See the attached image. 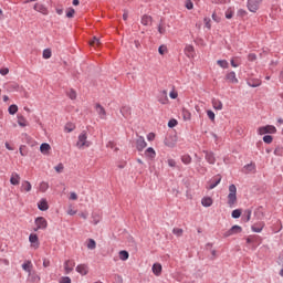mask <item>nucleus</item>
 I'll return each instance as SVG.
<instances>
[{
  "instance_id": "56",
  "label": "nucleus",
  "mask_w": 283,
  "mask_h": 283,
  "mask_svg": "<svg viewBox=\"0 0 283 283\" xmlns=\"http://www.w3.org/2000/svg\"><path fill=\"white\" fill-rule=\"evenodd\" d=\"M74 12H76L74 8H70L69 11L66 12L67 19H72L74 17Z\"/></svg>"
},
{
  "instance_id": "46",
  "label": "nucleus",
  "mask_w": 283,
  "mask_h": 283,
  "mask_svg": "<svg viewBox=\"0 0 283 283\" xmlns=\"http://www.w3.org/2000/svg\"><path fill=\"white\" fill-rule=\"evenodd\" d=\"M240 216H242V210L235 209L232 211V218H234L235 220H238V218H240Z\"/></svg>"
},
{
  "instance_id": "39",
  "label": "nucleus",
  "mask_w": 283,
  "mask_h": 283,
  "mask_svg": "<svg viewBox=\"0 0 283 283\" xmlns=\"http://www.w3.org/2000/svg\"><path fill=\"white\" fill-rule=\"evenodd\" d=\"M254 216L258 218V220H262V218H264V212L262 211V207H259L255 210Z\"/></svg>"
},
{
  "instance_id": "20",
  "label": "nucleus",
  "mask_w": 283,
  "mask_h": 283,
  "mask_svg": "<svg viewBox=\"0 0 283 283\" xmlns=\"http://www.w3.org/2000/svg\"><path fill=\"white\" fill-rule=\"evenodd\" d=\"M145 156H146V158H149L150 160H154V158H156V150L153 147H148L145 150Z\"/></svg>"
},
{
  "instance_id": "58",
  "label": "nucleus",
  "mask_w": 283,
  "mask_h": 283,
  "mask_svg": "<svg viewBox=\"0 0 283 283\" xmlns=\"http://www.w3.org/2000/svg\"><path fill=\"white\" fill-rule=\"evenodd\" d=\"M207 116L210 120H216V113L213 111H207Z\"/></svg>"
},
{
  "instance_id": "47",
  "label": "nucleus",
  "mask_w": 283,
  "mask_h": 283,
  "mask_svg": "<svg viewBox=\"0 0 283 283\" xmlns=\"http://www.w3.org/2000/svg\"><path fill=\"white\" fill-rule=\"evenodd\" d=\"M172 233H174V235H177V238H180L184 233V230L180 228H175V229H172Z\"/></svg>"
},
{
  "instance_id": "25",
  "label": "nucleus",
  "mask_w": 283,
  "mask_h": 283,
  "mask_svg": "<svg viewBox=\"0 0 283 283\" xmlns=\"http://www.w3.org/2000/svg\"><path fill=\"white\" fill-rule=\"evenodd\" d=\"M249 87H260L262 85V81L258 78L248 80Z\"/></svg>"
},
{
  "instance_id": "52",
  "label": "nucleus",
  "mask_w": 283,
  "mask_h": 283,
  "mask_svg": "<svg viewBox=\"0 0 283 283\" xmlns=\"http://www.w3.org/2000/svg\"><path fill=\"white\" fill-rule=\"evenodd\" d=\"M90 45H93V48L95 45H101V40L96 36L93 38V41L90 42Z\"/></svg>"
},
{
  "instance_id": "1",
  "label": "nucleus",
  "mask_w": 283,
  "mask_h": 283,
  "mask_svg": "<svg viewBox=\"0 0 283 283\" xmlns=\"http://www.w3.org/2000/svg\"><path fill=\"white\" fill-rule=\"evenodd\" d=\"M235 202H238V188L232 184L229 186L228 205L233 207Z\"/></svg>"
},
{
  "instance_id": "15",
  "label": "nucleus",
  "mask_w": 283,
  "mask_h": 283,
  "mask_svg": "<svg viewBox=\"0 0 283 283\" xmlns=\"http://www.w3.org/2000/svg\"><path fill=\"white\" fill-rule=\"evenodd\" d=\"M185 54L186 56H188L189 59H193L195 54H196V50L193 49V45L188 44L185 48Z\"/></svg>"
},
{
  "instance_id": "41",
  "label": "nucleus",
  "mask_w": 283,
  "mask_h": 283,
  "mask_svg": "<svg viewBox=\"0 0 283 283\" xmlns=\"http://www.w3.org/2000/svg\"><path fill=\"white\" fill-rule=\"evenodd\" d=\"M18 125H20V127H28V120H25V118L23 116H19Z\"/></svg>"
},
{
  "instance_id": "36",
  "label": "nucleus",
  "mask_w": 283,
  "mask_h": 283,
  "mask_svg": "<svg viewBox=\"0 0 283 283\" xmlns=\"http://www.w3.org/2000/svg\"><path fill=\"white\" fill-rule=\"evenodd\" d=\"M130 112H132V108H129V106H124L120 109V114H122V116H124V118H127V116H129Z\"/></svg>"
},
{
  "instance_id": "5",
  "label": "nucleus",
  "mask_w": 283,
  "mask_h": 283,
  "mask_svg": "<svg viewBox=\"0 0 283 283\" xmlns=\"http://www.w3.org/2000/svg\"><path fill=\"white\" fill-rule=\"evenodd\" d=\"M238 233H242V227L233 226L231 229L223 233V238H231V235H238Z\"/></svg>"
},
{
  "instance_id": "50",
  "label": "nucleus",
  "mask_w": 283,
  "mask_h": 283,
  "mask_svg": "<svg viewBox=\"0 0 283 283\" xmlns=\"http://www.w3.org/2000/svg\"><path fill=\"white\" fill-rule=\"evenodd\" d=\"M54 169L57 174H63V169H65V167L62 163H60L57 166L54 167Z\"/></svg>"
},
{
  "instance_id": "6",
  "label": "nucleus",
  "mask_w": 283,
  "mask_h": 283,
  "mask_svg": "<svg viewBox=\"0 0 283 283\" xmlns=\"http://www.w3.org/2000/svg\"><path fill=\"white\" fill-rule=\"evenodd\" d=\"M260 3H262V0H248V10L250 12H258Z\"/></svg>"
},
{
  "instance_id": "40",
  "label": "nucleus",
  "mask_w": 283,
  "mask_h": 283,
  "mask_svg": "<svg viewBox=\"0 0 283 283\" xmlns=\"http://www.w3.org/2000/svg\"><path fill=\"white\" fill-rule=\"evenodd\" d=\"M29 276L31 277V282H41V276H39V274H36L35 272H31V274H29Z\"/></svg>"
},
{
  "instance_id": "21",
  "label": "nucleus",
  "mask_w": 283,
  "mask_h": 283,
  "mask_svg": "<svg viewBox=\"0 0 283 283\" xmlns=\"http://www.w3.org/2000/svg\"><path fill=\"white\" fill-rule=\"evenodd\" d=\"M158 101L161 105H167V103H169V97H167V91H163L160 93Z\"/></svg>"
},
{
  "instance_id": "13",
  "label": "nucleus",
  "mask_w": 283,
  "mask_h": 283,
  "mask_svg": "<svg viewBox=\"0 0 283 283\" xmlns=\"http://www.w3.org/2000/svg\"><path fill=\"white\" fill-rule=\"evenodd\" d=\"M203 154L206 155L205 158L209 165H216V155L212 151L205 150Z\"/></svg>"
},
{
  "instance_id": "61",
  "label": "nucleus",
  "mask_w": 283,
  "mask_h": 283,
  "mask_svg": "<svg viewBox=\"0 0 283 283\" xmlns=\"http://www.w3.org/2000/svg\"><path fill=\"white\" fill-rule=\"evenodd\" d=\"M187 10H193V2L191 0H186Z\"/></svg>"
},
{
  "instance_id": "48",
  "label": "nucleus",
  "mask_w": 283,
  "mask_h": 283,
  "mask_svg": "<svg viewBox=\"0 0 283 283\" xmlns=\"http://www.w3.org/2000/svg\"><path fill=\"white\" fill-rule=\"evenodd\" d=\"M43 59H52V50L45 49L43 51Z\"/></svg>"
},
{
  "instance_id": "53",
  "label": "nucleus",
  "mask_w": 283,
  "mask_h": 283,
  "mask_svg": "<svg viewBox=\"0 0 283 283\" xmlns=\"http://www.w3.org/2000/svg\"><path fill=\"white\" fill-rule=\"evenodd\" d=\"M176 125H178V120H177V119H170V120L168 122V127H169L170 129H174V127H176Z\"/></svg>"
},
{
  "instance_id": "33",
  "label": "nucleus",
  "mask_w": 283,
  "mask_h": 283,
  "mask_svg": "<svg viewBox=\"0 0 283 283\" xmlns=\"http://www.w3.org/2000/svg\"><path fill=\"white\" fill-rule=\"evenodd\" d=\"M233 14H235V9L233 7L226 10V19H233Z\"/></svg>"
},
{
  "instance_id": "23",
  "label": "nucleus",
  "mask_w": 283,
  "mask_h": 283,
  "mask_svg": "<svg viewBox=\"0 0 283 283\" xmlns=\"http://www.w3.org/2000/svg\"><path fill=\"white\" fill-rule=\"evenodd\" d=\"M252 231L254 233H262V229H264V222H260V223H254L252 227H251Z\"/></svg>"
},
{
  "instance_id": "38",
  "label": "nucleus",
  "mask_w": 283,
  "mask_h": 283,
  "mask_svg": "<svg viewBox=\"0 0 283 283\" xmlns=\"http://www.w3.org/2000/svg\"><path fill=\"white\" fill-rule=\"evenodd\" d=\"M87 249H90V251H94V249H96V241L94 239L87 240Z\"/></svg>"
},
{
  "instance_id": "24",
  "label": "nucleus",
  "mask_w": 283,
  "mask_h": 283,
  "mask_svg": "<svg viewBox=\"0 0 283 283\" xmlns=\"http://www.w3.org/2000/svg\"><path fill=\"white\" fill-rule=\"evenodd\" d=\"M22 269H23V271H25V273H28L29 275H31V273H32V261H25V262L22 264Z\"/></svg>"
},
{
  "instance_id": "45",
  "label": "nucleus",
  "mask_w": 283,
  "mask_h": 283,
  "mask_svg": "<svg viewBox=\"0 0 283 283\" xmlns=\"http://www.w3.org/2000/svg\"><path fill=\"white\" fill-rule=\"evenodd\" d=\"M67 96L69 98H71V101H76V91H74V88H71L67 93Z\"/></svg>"
},
{
  "instance_id": "4",
  "label": "nucleus",
  "mask_w": 283,
  "mask_h": 283,
  "mask_svg": "<svg viewBox=\"0 0 283 283\" xmlns=\"http://www.w3.org/2000/svg\"><path fill=\"white\" fill-rule=\"evenodd\" d=\"M35 226L36 228H34L33 231L45 230L48 229V220H45L43 217H38L35 219Z\"/></svg>"
},
{
  "instance_id": "11",
  "label": "nucleus",
  "mask_w": 283,
  "mask_h": 283,
  "mask_svg": "<svg viewBox=\"0 0 283 283\" xmlns=\"http://www.w3.org/2000/svg\"><path fill=\"white\" fill-rule=\"evenodd\" d=\"M220 182H222V176H220V175H217V176H214L211 180H210V185H209V187H208V189H216V187L218 186V185H220Z\"/></svg>"
},
{
  "instance_id": "12",
  "label": "nucleus",
  "mask_w": 283,
  "mask_h": 283,
  "mask_svg": "<svg viewBox=\"0 0 283 283\" xmlns=\"http://www.w3.org/2000/svg\"><path fill=\"white\" fill-rule=\"evenodd\" d=\"M247 244H250L251 249L255 251L258 249V238L255 235H250L245 239Z\"/></svg>"
},
{
  "instance_id": "26",
  "label": "nucleus",
  "mask_w": 283,
  "mask_h": 283,
  "mask_svg": "<svg viewBox=\"0 0 283 283\" xmlns=\"http://www.w3.org/2000/svg\"><path fill=\"white\" fill-rule=\"evenodd\" d=\"M20 189H21V191L30 192V191H32V184H30V181H28V180L22 181Z\"/></svg>"
},
{
  "instance_id": "43",
  "label": "nucleus",
  "mask_w": 283,
  "mask_h": 283,
  "mask_svg": "<svg viewBox=\"0 0 283 283\" xmlns=\"http://www.w3.org/2000/svg\"><path fill=\"white\" fill-rule=\"evenodd\" d=\"M274 156H283V146L277 145L274 149Z\"/></svg>"
},
{
  "instance_id": "63",
  "label": "nucleus",
  "mask_w": 283,
  "mask_h": 283,
  "mask_svg": "<svg viewBox=\"0 0 283 283\" xmlns=\"http://www.w3.org/2000/svg\"><path fill=\"white\" fill-rule=\"evenodd\" d=\"M277 264H280V266H283V250L281 251V253L279 255Z\"/></svg>"
},
{
  "instance_id": "44",
  "label": "nucleus",
  "mask_w": 283,
  "mask_h": 283,
  "mask_svg": "<svg viewBox=\"0 0 283 283\" xmlns=\"http://www.w3.org/2000/svg\"><path fill=\"white\" fill-rule=\"evenodd\" d=\"M263 143H265L266 145H271V143H273V136L271 135L263 136Z\"/></svg>"
},
{
  "instance_id": "28",
  "label": "nucleus",
  "mask_w": 283,
  "mask_h": 283,
  "mask_svg": "<svg viewBox=\"0 0 283 283\" xmlns=\"http://www.w3.org/2000/svg\"><path fill=\"white\" fill-rule=\"evenodd\" d=\"M202 207H211L213 205V199L211 197H205L201 199Z\"/></svg>"
},
{
  "instance_id": "60",
  "label": "nucleus",
  "mask_w": 283,
  "mask_h": 283,
  "mask_svg": "<svg viewBox=\"0 0 283 283\" xmlns=\"http://www.w3.org/2000/svg\"><path fill=\"white\" fill-rule=\"evenodd\" d=\"M248 61H251V62L258 61V55L255 53H250L248 55Z\"/></svg>"
},
{
  "instance_id": "9",
  "label": "nucleus",
  "mask_w": 283,
  "mask_h": 283,
  "mask_svg": "<svg viewBox=\"0 0 283 283\" xmlns=\"http://www.w3.org/2000/svg\"><path fill=\"white\" fill-rule=\"evenodd\" d=\"M95 111L97 112L99 118H102V120H105V118L107 116V112L105 111V107H103V105L97 103V104H95Z\"/></svg>"
},
{
  "instance_id": "3",
  "label": "nucleus",
  "mask_w": 283,
  "mask_h": 283,
  "mask_svg": "<svg viewBox=\"0 0 283 283\" xmlns=\"http://www.w3.org/2000/svg\"><path fill=\"white\" fill-rule=\"evenodd\" d=\"M258 134L264 136V134H277V128L273 125L261 126L258 128Z\"/></svg>"
},
{
  "instance_id": "54",
  "label": "nucleus",
  "mask_w": 283,
  "mask_h": 283,
  "mask_svg": "<svg viewBox=\"0 0 283 283\" xmlns=\"http://www.w3.org/2000/svg\"><path fill=\"white\" fill-rule=\"evenodd\" d=\"M248 171H255V164L251 163L244 166Z\"/></svg>"
},
{
  "instance_id": "42",
  "label": "nucleus",
  "mask_w": 283,
  "mask_h": 283,
  "mask_svg": "<svg viewBox=\"0 0 283 283\" xmlns=\"http://www.w3.org/2000/svg\"><path fill=\"white\" fill-rule=\"evenodd\" d=\"M181 163H184V165H191V156L189 155L181 156Z\"/></svg>"
},
{
  "instance_id": "59",
  "label": "nucleus",
  "mask_w": 283,
  "mask_h": 283,
  "mask_svg": "<svg viewBox=\"0 0 283 283\" xmlns=\"http://www.w3.org/2000/svg\"><path fill=\"white\" fill-rule=\"evenodd\" d=\"M60 283H72V279L70 276H62Z\"/></svg>"
},
{
  "instance_id": "51",
  "label": "nucleus",
  "mask_w": 283,
  "mask_h": 283,
  "mask_svg": "<svg viewBox=\"0 0 283 283\" xmlns=\"http://www.w3.org/2000/svg\"><path fill=\"white\" fill-rule=\"evenodd\" d=\"M49 187H50V186H49L48 182H45V181H42V182L40 184V190L43 191V192L48 191Z\"/></svg>"
},
{
  "instance_id": "37",
  "label": "nucleus",
  "mask_w": 283,
  "mask_h": 283,
  "mask_svg": "<svg viewBox=\"0 0 283 283\" xmlns=\"http://www.w3.org/2000/svg\"><path fill=\"white\" fill-rule=\"evenodd\" d=\"M8 112L9 114H11V116H14V114L19 112V106H17L15 104H12L9 106Z\"/></svg>"
},
{
  "instance_id": "29",
  "label": "nucleus",
  "mask_w": 283,
  "mask_h": 283,
  "mask_svg": "<svg viewBox=\"0 0 283 283\" xmlns=\"http://www.w3.org/2000/svg\"><path fill=\"white\" fill-rule=\"evenodd\" d=\"M181 116L184 120H191V112H189L187 108H182Z\"/></svg>"
},
{
  "instance_id": "27",
  "label": "nucleus",
  "mask_w": 283,
  "mask_h": 283,
  "mask_svg": "<svg viewBox=\"0 0 283 283\" xmlns=\"http://www.w3.org/2000/svg\"><path fill=\"white\" fill-rule=\"evenodd\" d=\"M151 21H154L151 15L145 14L142 17V25H151Z\"/></svg>"
},
{
  "instance_id": "32",
  "label": "nucleus",
  "mask_w": 283,
  "mask_h": 283,
  "mask_svg": "<svg viewBox=\"0 0 283 283\" xmlns=\"http://www.w3.org/2000/svg\"><path fill=\"white\" fill-rule=\"evenodd\" d=\"M212 107L213 109H222V102L217 98H212Z\"/></svg>"
},
{
  "instance_id": "7",
  "label": "nucleus",
  "mask_w": 283,
  "mask_h": 283,
  "mask_svg": "<svg viewBox=\"0 0 283 283\" xmlns=\"http://www.w3.org/2000/svg\"><path fill=\"white\" fill-rule=\"evenodd\" d=\"M74 266H76V262H74V260H66L64 262V271H65L66 275H70V273H72V271H74Z\"/></svg>"
},
{
  "instance_id": "2",
  "label": "nucleus",
  "mask_w": 283,
  "mask_h": 283,
  "mask_svg": "<svg viewBox=\"0 0 283 283\" xmlns=\"http://www.w3.org/2000/svg\"><path fill=\"white\" fill-rule=\"evenodd\" d=\"M92 145L91 142H87V132L83 130L80 135H78V139L76 143V147L78 149H83V147H90Z\"/></svg>"
},
{
  "instance_id": "22",
  "label": "nucleus",
  "mask_w": 283,
  "mask_h": 283,
  "mask_svg": "<svg viewBox=\"0 0 283 283\" xmlns=\"http://www.w3.org/2000/svg\"><path fill=\"white\" fill-rule=\"evenodd\" d=\"M10 182H11V185H13V186L19 185V184L21 182V177L19 176V174L13 172V174L11 175Z\"/></svg>"
},
{
  "instance_id": "14",
  "label": "nucleus",
  "mask_w": 283,
  "mask_h": 283,
  "mask_svg": "<svg viewBox=\"0 0 283 283\" xmlns=\"http://www.w3.org/2000/svg\"><path fill=\"white\" fill-rule=\"evenodd\" d=\"M226 81H228V83H232L233 85H237V83H239L238 77L235 76V72L233 71L227 73Z\"/></svg>"
},
{
  "instance_id": "18",
  "label": "nucleus",
  "mask_w": 283,
  "mask_h": 283,
  "mask_svg": "<svg viewBox=\"0 0 283 283\" xmlns=\"http://www.w3.org/2000/svg\"><path fill=\"white\" fill-rule=\"evenodd\" d=\"M33 9L35 10V12H40L41 14H48V8H45V6L41 3H35Z\"/></svg>"
},
{
  "instance_id": "8",
  "label": "nucleus",
  "mask_w": 283,
  "mask_h": 283,
  "mask_svg": "<svg viewBox=\"0 0 283 283\" xmlns=\"http://www.w3.org/2000/svg\"><path fill=\"white\" fill-rule=\"evenodd\" d=\"M76 273H80V275H87V273H90V265H87L86 263H82L78 264L75 268Z\"/></svg>"
},
{
  "instance_id": "30",
  "label": "nucleus",
  "mask_w": 283,
  "mask_h": 283,
  "mask_svg": "<svg viewBox=\"0 0 283 283\" xmlns=\"http://www.w3.org/2000/svg\"><path fill=\"white\" fill-rule=\"evenodd\" d=\"M251 213H252L251 209L244 210L242 216L243 222H249L251 220Z\"/></svg>"
},
{
  "instance_id": "31",
  "label": "nucleus",
  "mask_w": 283,
  "mask_h": 283,
  "mask_svg": "<svg viewBox=\"0 0 283 283\" xmlns=\"http://www.w3.org/2000/svg\"><path fill=\"white\" fill-rule=\"evenodd\" d=\"M50 149H52V147L48 143H43L40 146L41 154H48V151H50Z\"/></svg>"
},
{
  "instance_id": "64",
  "label": "nucleus",
  "mask_w": 283,
  "mask_h": 283,
  "mask_svg": "<svg viewBox=\"0 0 283 283\" xmlns=\"http://www.w3.org/2000/svg\"><path fill=\"white\" fill-rule=\"evenodd\" d=\"M168 167H176V160L175 159H168Z\"/></svg>"
},
{
  "instance_id": "55",
  "label": "nucleus",
  "mask_w": 283,
  "mask_h": 283,
  "mask_svg": "<svg viewBox=\"0 0 283 283\" xmlns=\"http://www.w3.org/2000/svg\"><path fill=\"white\" fill-rule=\"evenodd\" d=\"M21 156H28V150H25V145H21L19 148Z\"/></svg>"
},
{
  "instance_id": "10",
  "label": "nucleus",
  "mask_w": 283,
  "mask_h": 283,
  "mask_svg": "<svg viewBox=\"0 0 283 283\" xmlns=\"http://www.w3.org/2000/svg\"><path fill=\"white\" fill-rule=\"evenodd\" d=\"M145 147H147V142H145V137L139 136L136 139V149H137V151H143V149H145Z\"/></svg>"
},
{
  "instance_id": "17",
  "label": "nucleus",
  "mask_w": 283,
  "mask_h": 283,
  "mask_svg": "<svg viewBox=\"0 0 283 283\" xmlns=\"http://www.w3.org/2000/svg\"><path fill=\"white\" fill-rule=\"evenodd\" d=\"M29 241L31 242L32 247H34L35 249H39V235L31 233L29 235Z\"/></svg>"
},
{
  "instance_id": "16",
  "label": "nucleus",
  "mask_w": 283,
  "mask_h": 283,
  "mask_svg": "<svg viewBox=\"0 0 283 283\" xmlns=\"http://www.w3.org/2000/svg\"><path fill=\"white\" fill-rule=\"evenodd\" d=\"M38 209H40V211H48L50 209V206L48 205V200L46 199H41L38 202Z\"/></svg>"
},
{
  "instance_id": "34",
  "label": "nucleus",
  "mask_w": 283,
  "mask_h": 283,
  "mask_svg": "<svg viewBox=\"0 0 283 283\" xmlns=\"http://www.w3.org/2000/svg\"><path fill=\"white\" fill-rule=\"evenodd\" d=\"M217 64L219 67H222V70H229V62L227 60H218Z\"/></svg>"
},
{
  "instance_id": "35",
  "label": "nucleus",
  "mask_w": 283,
  "mask_h": 283,
  "mask_svg": "<svg viewBox=\"0 0 283 283\" xmlns=\"http://www.w3.org/2000/svg\"><path fill=\"white\" fill-rule=\"evenodd\" d=\"M119 260H123V262L129 260V252L126 250L119 251Z\"/></svg>"
},
{
  "instance_id": "62",
  "label": "nucleus",
  "mask_w": 283,
  "mask_h": 283,
  "mask_svg": "<svg viewBox=\"0 0 283 283\" xmlns=\"http://www.w3.org/2000/svg\"><path fill=\"white\" fill-rule=\"evenodd\" d=\"M158 52H159V54H165L166 52H167V46H165V45H160L159 48H158Z\"/></svg>"
},
{
  "instance_id": "19",
  "label": "nucleus",
  "mask_w": 283,
  "mask_h": 283,
  "mask_svg": "<svg viewBox=\"0 0 283 283\" xmlns=\"http://www.w3.org/2000/svg\"><path fill=\"white\" fill-rule=\"evenodd\" d=\"M153 273H154V275L159 277V275H161V273H163V265L160 263H155L153 265Z\"/></svg>"
},
{
  "instance_id": "49",
  "label": "nucleus",
  "mask_w": 283,
  "mask_h": 283,
  "mask_svg": "<svg viewBox=\"0 0 283 283\" xmlns=\"http://www.w3.org/2000/svg\"><path fill=\"white\" fill-rule=\"evenodd\" d=\"M24 139L28 145H31V147H34V140H32V137H30L28 134H24Z\"/></svg>"
},
{
  "instance_id": "57",
  "label": "nucleus",
  "mask_w": 283,
  "mask_h": 283,
  "mask_svg": "<svg viewBox=\"0 0 283 283\" xmlns=\"http://www.w3.org/2000/svg\"><path fill=\"white\" fill-rule=\"evenodd\" d=\"M205 27L208 28V30H211V19L210 18H205Z\"/></svg>"
}]
</instances>
